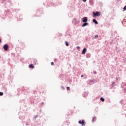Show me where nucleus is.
<instances>
[{
  "instance_id": "412c9836",
  "label": "nucleus",
  "mask_w": 126,
  "mask_h": 126,
  "mask_svg": "<svg viewBox=\"0 0 126 126\" xmlns=\"http://www.w3.org/2000/svg\"><path fill=\"white\" fill-rule=\"evenodd\" d=\"M0 43H1V39H0Z\"/></svg>"
},
{
  "instance_id": "f257e3e1",
  "label": "nucleus",
  "mask_w": 126,
  "mask_h": 126,
  "mask_svg": "<svg viewBox=\"0 0 126 126\" xmlns=\"http://www.w3.org/2000/svg\"><path fill=\"white\" fill-rule=\"evenodd\" d=\"M93 17H94V18H95L96 17H99V16H100V15H101V13H100V12H98L96 11V12H93Z\"/></svg>"
},
{
  "instance_id": "a211bd4d",
  "label": "nucleus",
  "mask_w": 126,
  "mask_h": 126,
  "mask_svg": "<svg viewBox=\"0 0 126 126\" xmlns=\"http://www.w3.org/2000/svg\"><path fill=\"white\" fill-rule=\"evenodd\" d=\"M83 1H84V2H86V0H82Z\"/></svg>"
},
{
  "instance_id": "4be33fe9",
  "label": "nucleus",
  "mask_w": 126,
  "mask_h": 126,
  "mask_svg": "<svg viewBox=\"0 0 126 126\" xmlns=\"http://www.w3.org/2000/svg\"><path fill=\"white\" fill-rule=\"evenodd\" d=\"M81 77H83V75H82Z\"/></svg>"
},
{
  "instance_id": "39448f33",
  "label": "nucleus",
  "mask_w": 126,
  "mask_h": 126,
  "mask_svg": "<svg viewBox=\"0 0 126 126\" xmlns=\"http://www.w3.org/2000/svg\"><path fill=\"white\" fill-rule=\"evenodd\" d=\"M86 51H87V49H86V48H84L82 52V54L83 55L85 54V53H86Z\"/></svg>"
},
{
  "instance_id": "f03ea898",
  "label": "nucleus",
  "mask_w": 126,
  "mask_h": 126,
  "mask_svg": "<svg viewBox=\"0 0 126 126\" xmlns=\"http://www.w3.org/2000/svg\"><path fill=\"white\" fill-rule=\"evenodd\" d=\"M79 124L82 125V126H85V121L84 120L79 121Z\"/></svg>"
},
{
  "instance_id": "dca6fc26",
  "label": "nucleus",
  "mask_w": 126,
  "mask_h": 126,
  "mask_svg": "<svg viewBox=\"0 0 126 126\" xmlns=\"http://www.w3.org/2000/svg\"><path fill=\"white\" fill-rule=\"evenodd\" d=\"M51 65H54V62H51Z\"/></svg>"
},
{
  "instance_id": "f8f14e48",
  "label": "nucleus",
  "mask_w": 126,
  "mask_h": 126,
  "mask_svg": "<svg viewBox=\"0 0 126 126\" xmlns=\"http://www.w3.org/2000/svg\"><path fill=\"white\" fill-rule=\"evenodd\" d=\"M97 38H98V34H96L94 36V39H97Z\"/></svg>"
},
{
  "instance_id": "aec40b11",
  "label": "nucleus",
  "mask_w": 126,
  "mask_h": 126,
  "mask_svg": "<svg viewBox=\"0 0 126 126\" xmlns=\"http://www.w3.org/2000/svg\"><path fill=\"white\" fill-rule=\"evenodd\" d=\"M62 89L63 90H64V87H62Z\"/></svg>"
},
{
  "instance_id": "f3484780",
  "label": "nucleus",
  "mask_w": 126,
  "mask_h": 126,
  "mask_svg": "<svg viewBox=\"0 0 126 126\" xmlns=\"http://www.w3.org/2000/svg\"><path fill=\"white\" fill-rule=\"evenodd\" d=\"M66 89H67V90H69V87H66Z\"/></svg>"
},
{
  "instance_id": "9d476101",
  "label": "nucleus",
  "mask_w": 126,
  "mask_h": 126,
  "mask_svg": "<svg viewBox=\"0 0 126 126\" xmlns=\"http://www.w3.org/2000/svg\"><path fill=\"white\" fill-rule=\"evenodd\" d=\"M95 120H96V117H94L92 119V122H94Z\"/></svg>"
},
{
  "instance_id": "ddd939ff",
  "label": "nucleus",
  "mask_w": 126,
  "mask_h": 126,
  "mask_svg": "<svg viewBox=\"0 0 126 126\" xmlns=\"http://www.w3.org/2000/svg\"><path fill=\"white\" fill-rule=\"evenodd\" d=\"M2 95H3V93L0 92V96H2Z\"/></svg>"
},
{
  "instance_id": "2eb2a0df",
  "label": "nucleus",
  "mask_w": 126,
  "mask_h": 126,
  "mask_svg": "<svg viewBox=\"0 0 126 126\" xmlns=\"http://www.w3.org/2000/svg\"><path fill=\"white\" fill-rule=\"evenodd\" d=\"M77 49L78 50H79V49H80V47L79 46H77Z\"/></svg>"
},
{
  "instance_id": "6e6552de",
  "label": "nucleus",
  "mask_w": 126,
  "mask_h": 126,
  "mask_svg": "<svg viewBox=\"0 0 126 126\" xmlns=\"http://www.w3.org/2000/svg\"><path fill=\"white\" fill-rule=\"evenodd\" d=\"M30 68H34V65L31 64L29 65Z\"/></svg>"
},
{
  "instance_id": "0eeeda50",
  "label": "nucleus",
  "mask_w": 126,
  "mask_h": 126,
  "mask_svg": "<svg viewBox=\"0 0 126 126\" xmlns=\"http://www.w3.org/2000/svg\"><path fill=\"white\" fill-rule=\"evenodd\" d=\"M87 25H88V23H85L83 24L82 26V27H85V26H87Z\"/></svg>"
},
{
  "instance_id": "7ed1b4c3",
  "label": "nucleus",
  "mask_w": 126,
  "mask_h": 126,
  "mask_svg": "<svg viewBox=\"0 0 126 126\" xmlns=\"http://www.w3.org/2000/svg\"><path fill=\"white\" fill-rule=\"evenodd\" d=\"M3 48H4V51H7L8 50V45L5 44L3 46Z\"/></svg>"
},
{
  "instance_id": "423d86ee",
  "label": "nucleus",
  "mask_w": 126,
  "mask_h": 126,
  "mask_svg": "<svg viewBox=\"0 0 126 126\" xmlns=\"http://www.w3.org/2000/svg\"><path fill=\"white\" fill-rule=\"evenodd\" d=\"M93 22H94V23H95V24H98V22H97V21L95 19H94L93 20Z\"/></svg>"
},
{
  "instance_id": "9b49d317",
  "label": "nucleus",
  "mask_w": 126,
  "mask_h": 126,
  "mask_svg": "<svg viewBox=\"0 0 126 126\" xmlns=\"http://www.w3.org/2000/svg\"><path fill=\"white\" fill-rule=\"evenodd\" d=\"M65 45H66V46H67V47H68V46H69V44L67 41L65 42Z\"/></svg>"
},
{
  "instance_id": "1a4fd4ad",
  "label": "nucleus",
  "mask_w": 126,
  "mask_h": 126,
  "mask_svg": "<svg viewBox=\"0 0 126 126\" xmlns=\"http://www.w3.org/2000/svg\"><path fill=\"white\" fill-rule=\"evenodd\" d=\"M100 100L102 101V102H104V101H105V99H104L103 97H101Z\"/></svg>"
},
{
  "instance_id": "20e7f679",
  "label": "nucleus",
  "mask_w": 126,
  "mask_h": 126,
  "mask_svg": "<svg viewBox=\"0 0 126 126\" xmlns=\"http://www.w3.org/2000/svg\"><path fill=\"white\" fill-rule=\"evenodd\" d=\"M82 22L84 23H86L88 21L87 17H85L83 18H82Z\"/></svg>"
},
{
  "instance_id": "6ab92c4d",
  "label": "nucleus",
  "mask_w": 126,
  "mask_h": 126,
  "mask_svg": "<svg viewBox=\"0 0 126 126\" xmlns=\"http://www.w3.org/2000/svg\"><path fill=\"white\" fill-rule=\"evenodd\" d=\"M112 84L113 86H114V85H115V82H113V83H112Z\"/></svg>"
},
{
  "instance_id": "4468645a",
  "label": "nucleus",
  "mask_w": 126,
  "mask_h": 126,
  "mask_svg": "<svg viewBox=\"0 0 126 126\" xmlns=\"http://www.w3.org/2000/svg\"><path fill=\"white\" fill-rule=\"evenodd\" d=\"M124 10H126V5L123 8Z\"/></svg>"
}]
</instances>
